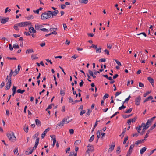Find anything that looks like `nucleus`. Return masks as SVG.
<instances>
[{
	"label": "nucleus",
	"mask_w": 156,
	"mask_h": 156,
	"mask_svg": "<svg viewBox=\"0 0 156 156\" xmlns=\"http://www.w3.org/2000/svg\"><path fill=\"white\" fill-rule=\"evenodd\" d=\"M50 12L51 13L50 11L48 10L47 11V12L42 13L41 16V19L43 20H45L50 18L51 17Z\"/></svg>",
	"instance_id": "2"
},
{
	"label": "nucleus",
	"mask_w": 156,
	"mask_h": 156,
	"mask_svg": "<svg viewBox=\"0 0 156 156\" xmlns=\"http://www.w3.org/2000/svg\"><path fill=\"white\" fill-rule=\"evenodd\" d=\"M114 60L115 61V62H116V63L119 66H121V62L117 60L116 59H114Z\"/></svg>",
	"instance_id": "43"
},
{
	"label": "nucleus",
	"mask_w": 156,
	"mask_h": 156,
	"mask_svg": "<svg viewBox=\"0 0 156 156\" xmlns=\"http://www.w3.org/2000/svg\"><path fill=\"white\" fill-rule=\"evenodd\" d=\"M156 118V116H154V117L151 118L150 119H148V120H149L150 122H151V123L153 122V120Z\"/></svg>",
	"instance_id": "49"
},
{
	"label": "nucleus",
	"mask_w": 156,
	"mask_h": 156,
	"mask_svg": "<svg viewBox=\"0 0 156 156\" xmlns=\"http://www.w3.org/2000/svg\"><path fill=\"white\" fill-rule=\"evenodd\" d=\"M26 18L28 20H29L31 19H33L34 18V16L32 15H31L29 16L28 17H26Z\"/></svg>",
	"instance_id": "31"
},
{
	"label": "nucleus",
	"mask_w": 156,
	"mask_h": 156,
	"mask_svg": "<svg viewBox=\"0 0 156 156\" xmlns=\"http://www.w3.org/2000/svg\"><path fill=\"white\" fill-rule=\"evenodd\" d=\"M34 52V50L33 49H28L26 51V54H30Z\"/></svg>",
	"instance_id": "16"
},
{
	"label": "nucleus",
	"mask_w": 156,
	"mask_h": 156,
	"mask_svg": "<svg viewBox=\"0 0 156 156\" xmlns=\"http://www.w3.org/2000/svg\"><path fill=\"white\" fill-rule=\"evenodd\" d=\"M60 94L61 95H62L63 96L65 94L64 90H60Z\"/></svg>",
	"instance_id": "41"
},
{
	"label": "nucleus",
	"mask_w": 156,
	"mask_h": 156,
	"mask_svg": "<svg viewBox=\"0 0 156 156\" xmlns=\"http://www.w3.org/2000/svg\"><path fill=\"white\" fill-rule=\"evenodd\" d=\"M50 12H51V13H50V16H52V18L53 17V16H56L57 15L56 14L55 11H50Z\"/></svg>",
	"instance_id": "20"
},
{
	"label": "nucleus",
	"mask_w": 156,
	"mask_h": 156,
	"mask_svg": "<svg viewBox=\"0 0 156 156\" xmlns=\"http://www.w3.org/2000/svg\"><path fill=\"white\" fill-rule=\"evenodd\" d=\"M13 47L15 49L19 48V46L17 44H13Z\"/></svg>",
	"instance_id": "40"
},
{
	"label": "nucleus",
	"mask_w": 156,
	"mask_h": 156,
	"mask_svg": "<svg viewBox=\"0 0 156 156\" xmlns=\"http://www.w3.org/2000/svg\"><path fill=\"white\" fill-rule=\"evenodd\" d=\"M7 136L9 140L12 142L15 141L16 140V137L13 132L9 133L7 134Z\"/></svg>",
	"instance_id": "3"
},
{
	"label": "nucleus",
	"mask_w": 156,
	"mask_h": 156,
	"mask_svg": "<svg viewBox=\"0 0 156 156\" xmlns=\"http://www.w3.org/2000/svg\"><path fill=\"white\" fill-rule=\"evenodd\" d=\"M151 91H147L144 94H143V96L144 97H146L149 94L151 93Z\"/></svg>",
	"instance_id": "47"
},
{
	"label": "nucleus",
	"mask_w": 156,
	"mask_h": 156,
	"mask_svg": "<svg viewBox=\"0 0 156 156\" xmlns=\"http://www.w3.org/2000/svg\"><path fill=\"white\" fill-rule=\"evenodd\" d=\"M6 58L8 59L9 60H17L16 58L15 57H7Z\"/></svg>",
	"instance_id": "37"
},
{
	"label": "nucleus",
	"mask_w": 156,
	"mask_h": 156,
	"mask_svg": "<svg viewBox=\"0 0 156 156\" xmlns=\"http://www.w3.org/2000/svg\"><path fill=\"white\" fill-rule=\"evenodd\" d=\"M0 20L1 23L4 24L8 21L9 18L5 17L1 19Z\"/></svg>",
	"instance_id": "7"
},
{
	"label": "nucleus",
	"mask_w": 156,
	"mask_h": 156,
	"mask_svg": "<svg viewBox=\"0 0 156 156\" xmlns=\"http://www.w3.org/2000/svg\"><path fill=\"white\" fill-rule=\"evenodd\" d=\"M50 130V128H49L46 129L41 135V137L42 139L44 138V137L45 136L46 134L47 133V132L49 131Z\"/></svg>",
	"instance_id": "6"
},
{
	"label": "nucleus",
	"mask_w": 156,
	"mask_h": 156,
	"mask_svg": "<svg viewBox=\"0 0 156 156\" xmlns=\"http://www.w3.org/2000/svg\"><path fill=\"white\" fill-rule=\"evenodd\" d=\"M36 55H31V57L32 60H35L38 58V57L35 56Z\"/></svg>",
	"instance_id": "35"
},
{
	"label": "nucleus",
	"mask_w": 156,
	"mask_h": 156,
	"mask_svg": "<svg viewBox=\"0 0 156 156\" xmlns=\"http://www.w3.org/2000/svg\"><path fill=\"white\" fill-rule=\"evenodd\" d=\"M54 138L53 139V144H52V145L53 146H54L55 144V143L56 142V138H55V136H54Z\"/></svg>",
	"instance_id": "46"
},
{
	"label": "nucleus",
	"mask_w": 156,
	"mask_h": 156,
	"mask_svg": "<svg viewBox=\"0 0 156 156\" xmlns=\"http://www.w3.org/2000/svg\"><path fill=\"white\" fill-rule=\"evenodd\" d=\"M87 147H88V149H87V151H94V149L93 145L89 144L88 145Z\"/></svg>",
	"instance_id": "10"
},
{
	"label": "nucleus",
	"mask_w": 156,
	"mask_h": 156,
	"mask_svg": "<svg viewBox=\"0 0 156 156\" xmlns=\"http://www.w3.org/2000/svg\"><path fill=\"white\" fill-rule=\"evenodd\" d=\"M150 131L151 130H150V129H149L148 130V131H147V133H146V135H145V136L144 137V139L148 137V134L150 132Z\"/></svg>",
	"instance_id": "28"
},
{
	"label": "nucleus",
	"mask_w": 156,
	"mask_h": 156,
	"mask_svg": "<svg viewBox=\"0 0 156 156\" xmlns=\"http://www.w3.org/2000/svg\"><path fill=\"white\" fill-rule=\"evenodd\" d=\"M19 26L20 27H26L28 25H31V23L30 21L20 22L18 23Z\"/></svg>",
	"instance_id": "4"
},
{
	"label": "nucleus",
	"mask_w": 156,
	"mask_h": 156,
	"mask_svg": "<svg viewBox=\"0 0 156 156\" xmlns=\"http://www.w3.org/2000/svg\"><path fill=\"white\" fill-rule=\"evenodd\" d=\"M81 142V140H76L75 143H74L75 145H78Z\"/></svg>",
	"instance_id": "32"
},
{
	"label": "nucleus",
	"mask_w": 156,
	"mask_h": 156,
	"mask_svg": "<svg viewBox=\"0 0 156 156\" xmlns=\"http://www.w3.org/2000/svg\"><path fill=\"white\" fill-rule=\"evenodd\" d=\"M14 72L12 70H10V72L9 74V77L11 78V76L13 74Z\"/></svg>",
	"instance_id": "39"
},
{
	"label": "nucleus",
	"mask_w": 156,
	"mask_h": 156,
	"mask_svg": "<svg viewBox=\"0 0 156 156\" xmlns=\"http://www.w3.org/2000/svg\"><path fill=\"white\" fill-rule=\"evenodd\" d=\"M35 122L36 123V124L38 127L40 126H41V121L38 119H36L35 120Z\"/></svg>",
	"instance_id": "13"
},
{
	"label": "nucleus",
	"mask_w": 156,
	"mask_h": 156,
	"mask_svg": "<svg viewBox=\"0 0 156 156\" xmlns=\"http://www.w3.org/2000/svg\"><path fill=\"white\" fill-rule=\"evenodd\" d=\"M132 110V108H129V109L126 111L125 112V113H130Z\"/></svg>",
	"instance_id": "34"
},
{
	"label": "nucleus",
	"mask_w": 156,
	"mask_h": 156,
	"mask_svg": "<svg viewBox=\"0 0 156 156\" xmlns=\"http://www.w3.org/2000/svg\"><path fill=\"white\" fill-rule=\"evenodd\" d=\"M84 83V82L83 81L81 80V82L79 83V85L80 87H82L83 86V84Z\"/></svg>",
	"instance_id": "53"
},
{
	"label": "nucleus",
	"mask_w": 156,
	"mask_h": 156,
	"mask_svg": "<svg viewBox=\"0 0 156 156\" xmlns=\"http://www.w3.org/2000/svg\"><path fill=\"white\" fill-rule=\"evenodd\" d=\"M147 148L146 147H143L142 148L140 151V154H143V153H144L146 150Z\"/></svg>",
	"instance_id": "23"
},
{
	"label": "nucleus",
	"mask_w": 156,
	"mask_h": 156,
	"mask_svg": "<svg viewBox=\"0 0 156 156\" xmlns=\"http://www.w3.org/2000/svg\"><path fill=\"white\" fill-rule=\"evenodd\" d=\"M88 0H80V2L81 3H84L87 4L88 2Z\"/></svg>",
	"instance_id": "24"
},
{
	"label": "nucleus",
	"mask_w": 156,
	"mask_h": 156,
	"mask_svg": "<svg viewBox=\"0 0 156 156\" xmlns=\"http://www.w3.org/2000/svg\"><path fill=\"white\" fill-rule=\"evenodd\" d=\"M147 128L145 127L144 126V127L143 128V129L142 131L140 132V134L141 135H142L143 134H144L145 133V131L146 129H147Z\"/></svg>",
	"instance_id": "19"
},
{
	"label": "nucleus",
	"mask_w": 156,
	"mask_h": 156,
	"mask_svg": "<svg viewBox=\"0 0 156 156\" xmlns=\"http://www.w3.org/2000/svg\"><path fill=\"white\" fill-rule=\"evenodd\" d=\"M11 85L12 84L8 83V84H7V83L6 84V86L5 87V90H7L10 89Z\"/></svg>",
	"instance_id": "18"
},
{
	"label": "nucleus",
	"mask_w": 156,
	"mask_h": 156,
	"mask_svg": "<svg viewBox=\"0 0 156 156\" xmlns=\"http://www.w3.org/2000/svg\"><path fill=\"white\" fill-rule=\"evenodd\" d=\"M94 135H92L90 137V138L89 139V141L91 142H92L94 140Z\"/></svg>",
	"instance_id": "30"
},
{
	"label": "nucleus",
	"mask_w": 156,
	"mask_h": 156,
	"mask_svg": "<svg viewBox=\"0 0 156 156\" xmlns=\"http://www.w3.org/2000/svg\"><path fill=\"white\" fill-rule=\"evenodd\" d=\"M156 126V123H154L153 125L151 126L150 128V130H153L154 128Z\"/></svg>",
	"instance_id": "38"
},
{
	"label": "nucleus",
	"mask_w": 156,
	"mask_h": 156,
	"mask_svg": "<svg viewBox=\"0 0 156 156\" xmlns=\"http://www.w3.org/2000/svg\"><path fill=\"white\" fill-rule=\"evenodd\" d=\"M68 99H69V103L73 102V103H72V104L73 105L74 104V101H73V99L71 97H69L68 98Z\"/></svg>",
	"instance_id": "26"
},
{
	"label": "nucleus",
	"mask_w": 156,
	"mask_h": 156,
	"mask_svg": "<svg viewBox=\"0 0 156 156\" xmlns=\"http://www.w3.org/2000/svg\"><path fill=\"white\" fill-rule=\"evenodd\" d=\"M137 119V117L136 116L133 119H131V121L132 123L134 122Z\"/></svg>",
	"instance_id": "48"
},
{
	"label": "nucleus",
	"mask_w": 156,
	"mask_h": 156,
	"mask_svg": "<svg viewBox=\"0 0 156 156\" xmlns=\"http://www.w3.org/2000/svg\"><path fill=\"white\" fill-rule=\"evenodd\" d=\"M153 99V97L152 96H150L148 97H147L145 99V100H144L143 101V103H145L147 101H148L149 100L151 99L152 100Z\"/></svg>",
	"instance_id": "15"
},
{
	"label": "nucleus",
	"mask_w": 156,
	"mask_h": 156,
	"mask_svg": "<svg viewBox=\"0 0 156 156\" xmlns=\"http://www.w3.org/2000/svg\"><path fill=\"white\" fill-rule=\"evenodd\" d=\"M139 87H144V84L141 82L139 83Z\"/></svg>",
	"instance_id": "64"
},
{
	"label": "nucleus",
	"mask_w": 156,
	"mask_h": 156,
	"mask_svg": "<svg viewBox=\"0 0 156 156\" xmlns=\"http://www.w3.org/2000/svg\"><path fill=\"white\" fill-rule=\"evenodd\" d=\"M58 30L57 28H51L49 30L50 31H55V30Z\"/></svg>",
	"instance_id": "51"
},
{
	"label": "nucleus",
	"mask_w": 156,
	"mask_h": 156,
	"mask_svg": "<svg viewBox=\"0 0 156 156\" xmlns=\"http://www.w3.org/2000/svg\"><path fill=\"white\" fill-rule=\"evenodd\" d=\"M13 47L11 45V44H9V49L11 51H12L13 50Z\"/></svg>",
	"instance_id": "63"
},
{
	"label": "nucleus",
	"mask_w": 156,
	"mask_h": 156,
	"mask_svg": "<svg viewBox=\"0 0 156 156\" xmlns=\"http://www.w3.org/2000/svg\"><path fill=\"white\" fill-rule=\"evenodd\" d=\"M147 80L149 81L151 83L153 86H154V79L150 77H147Z\"/></svg>",
	"instance_id": "9"
},
{
	"label": "nucleus",
	"mask_w": 156,
	"mask_h": 156,
	"mask_svg": "<svg viewBox=\"0 0 156 156\" xmlns=\"http://www.w3.org/2000/svg\"><path fill=\"white\" fill-rule=\"evenodd\" d=\"M128 136H126L124 139V141L123 142V144H126V141L128 140Z\"/></svg>",
	"instance_id": "33"
},
{
	"label": "nucleus",
	"mask_w": 156,
	"mask_h": 156,
	"mask_svg": "<svg viewBox=\"0 0 156 156\" xmlns=\"http://www.w3.org/2000/svg\"><path fill=\"white\" fill-rule=\"evenodd\" d=\"M69 118V117L67 116V117H65L62 119V121H61L59 123L56 125V129L58 128V126L60 127H62L64 125L65 122H66V123H68L72 120V119L68 120H67V118Z\"/></svg>",
	"instance_id": "1"
},
{
	"label": "nucleus",
	"mask_w": 156,
	"mask_h": 156,
	"mask_svg": "<svg viewBox=\"0 0 156 156\" xmlns=\"http://www.w3.org/2000/svg\"><path fill=\"white\" fill-rule=\"evenodd\" d=\"M109 97V95L108 94H105L104 96H103V98L104 99H105L108 98Z\"/></svg>",
	"instance_id": "42"
},
{
	"label": "nucleus",
	"mask_w": 156,
	"mask_h": 156,
	"mask_svg": "<svg viewBox=\"0 0 156 156\" xmlns=\"http://www.w3.org/2000/svg\"><path fill=\"white\" fill-rule=\"evenodd\" d=\"M40 26H43L42 25H35V30H39V28H40Z\"/></svg>",
	"instance_id": "22"
},
{
	"label": "nucleus",
	"mask_w": 156,
	"mask_h": 156,
	"mask_svg": "<svg viewBox=\"0 0 156 156\" xmlns=\"http://www.w3.org/2000/svg\"><path fill=\"white\" fill-rule=\"evenodd\" d=\"M29 32L31 33H36V31L32 27H30L29 28Z\"/></svg>",
	"instance_id": "11"
},
{
	"label": "nucleus",
	"mask_w": 156,
	"mask_h": 156,
	"mask_svg": "<svg viewBox=\"0 0 156 156\" xmlns=\"http://www.w3.org/2000/svg\"><path fill=\"white\" fill-rule=\"evenodd\" d=\"M133 114H131L129 115H122L123 118H129L133 115Z\"/></svg>",
	"instance_id": "21"
},
{
	"label": "nucleus",
	"mask_w": 156,
	"mask_h": 156,
	"mask_svg": "<svg viewBox=\"0 0 156 156\" xmlns=\"http://www.w3.org/2000/svg\"><path fill=\"white\" fill-rule=\"evenodd\" d=\"M88 72H89L90 75V76H93L94 75V74H93L94 73H93L92 71H91L90 70H89L88 71Z\"/></svg>",
	"instance_id": "59"
},
{
	"label": "nucleus",
	"mask_w": 156,
	"mask_h": 156,
	"mask_svg": "<svg viewBox=\"0 0 156 156\" xmlns=\"http://www.w3.org/2000/svg\"><path fill=\"white\" fill-rule=\"evenodd\" d=\"M132 149H130L129 148L127 152V153L128 154H131L132 152Z\"/></svg>",
	"instance_id": "62"
},
{
	"label": "nucleus",
	"mask_w": 156,
	"mask_h": 156,
	"mask_svg": "<svg viewBox=\"0 0 156 156\" xmlns=\"http://www.w3.org/2000/svg\"><path fill=\"white\" fill-rule=\"evenodd\" d=\"M124 103H123V102L122 103V105L119 108V110H121L122 109H123L126 108V107L125 106H124Z\"/></svg>",
	"instance_id": "29"
},
{
	"label": "nucleus",
	"mask_w": 156,
	"mask_h": 156,
	"mask_svg": "<svg viewBox=\"0 0 156 156\" xmlns=\"http://www.w3.org/2000/svg\"><path fill=\"white\" fill-rule=\"evenodd\" d=\"M141 34H143L145 37L147 36V35L145 32H142V33H140V34H137V35H140Z\"/></svg>",
	"instance_id": "58"
},
{
	"label": "nucleus",
	"mask_w": 156,
	"mask_h": 156,
	"mask_svg": "<svg viewBox=\"0 0 156 156\" xmlns=\"http://www.w3.org/2000/svg\"><path fill=\"white\" fill-rule=\"evenodd\" d=\"M39 134V132H37V133L35 134L34 136H33V137L34 138H35L36 137H37Z\"/></svg>",
	"instance_id": "52"
},
{
	"label": "nucleus",
	"mask_w": 156,
	"mask_h": 156,
	"mask_svg": "<svg viewBox=\"0 0 156 156\" xmlns=\"http://www.w3.org/2000/svg\"><path fill=\"white\" fill-rule=\"evenodd\" d=\"M131 96L130 95H129L127 98L125 99V101L123 102V103H124L125 102L129 101V100Z\"/></svg>",
	"instance_id": "55"
},
{
	"label": "nucleus",
	"mask_w": 156,
	"mask_h": 156,
	"mask_svg": "<svg viewBox=\"0 0 156 156\" xmlns=\"http://www.w3.org/2000/svg\"><path fill=\"white\" fill-rule=\"evenodd\" d=\"M91 111H92L90 109H88V111L86 113V114L87 115H89L90 114V113L91 112Z\"/></svg>",
	"instance_id": "54"
},
{
	"label": "nucleus",
	"mask_w": 156,
	"mask_h": 156,
	"mask_svg": "<svg viewBox=\"0 0 156 156\" xmlns=\"http://www.w3.org/2000/svg\"><path fill=\"white\" fill-rule=\"evenodd\" d=\"M70 134L71 135L73 134L74 133V131L73 129H71L69 130Z\"/></svg>",
	"instance_id": "61"
},
{
	"label": "nucleus",
	"mask_w": 156,
	"mask_h": 156,
	"mask_svg": "<svg viewBox=\"0 0 156 156\" xmlns=\"http://www.w3.org/2000/svg\"><path fill=\"white\" fill-rule=\"evenodd\" d=\"M115 144L114 143L112 142L111 145H110V148L108 149V151H112L114 149Z\"/></svg>",
	"instance_id": "8"
},
{
	"label": "nucleus",
	"mask_w": 156,
	"mask_h": 156,
	"mask_svg": "<svg viewBox=\"0 0 156 156\" xmlns=\"http://www.w3.org/2000/svg\"><path fill=\"white\" fill-rule=\"evenodd\" d=\"M23 129L24 131L26 133H27L28 131V126H27V127L26 128H24Z\"/></svg>",
	"instance_id": "57"
},
{
	"label": "nucleus",
	"mask_w": 156,
	"mask_h": 156,
	"mask_svg": "<svg viewBox=\"0 0 156 156\" xmlns=\"http://www.w3.org/2000/svg\"><path fill=\"white\" fill-rule=\"evenodd\" d=\"M141 100V98L140 96H139L135 100V105L138 106L140 105Z\"/></svg>",
	"instance_id": "5"
},
{
	"label": "nucleus",
	"mask_w": 156,
	"mask_h": 156,
	"mask_svg": "<svg viewBox=\"0 0 156 156\" xmlns=\"http://www.w3.org/2000/svg\"><path fill=\"white\" fill-rule=\"evenodd\" d=\"M119 113L118 112H115L112 116L110 118H112L116 115H117Z\"/></svg>",
	"instance_id": "60"
},
{
	"label": "nucleus",
	"mask_w": 156,
	"mask_h": 156,
	"mask_svg": "<svg viewBox=\"0 0 156 156\" xmlns=\"http://www.w3.org/2000/svg\"><path fill=\"white\" fill-rule=\"evenodd\" d=\"M108 80H109L111 81L110 82L111 84H112L113 83H114L115 82L114 80H113V79H112V77H109V78H108Z\"/></svg>",
	"instance_id": "36"
},
{
	"label": "nucleus",
	"mask_w": 156,
	"mask_h": 156,
	"mask_svg": "<svg viewBox=\"0 0 156 156\" xmlns=\"http://www.w3.org/2000/svg\"><path fill=\"white\" fill-rule=\"evenodd\" d=\"M17 87L15 86H13V88L12 90L13 92L12 94V95L13 96H14L15 94L16 93V90Z\"/></svg>",
	"instance_id": "12"
},
{
	"label": "nucleus",
	"mask_w": 156,
	"mask_h": 156,
	"mask_svg": "<svg viewBox=\"0 0 156 156\" xmlns=\"http://www.w3.org/2000/svg\"><path fill=\"white\" fill-rule=\"evenodd\" d=\"M18 23L15 24L14 26H13V28L16 31H19V29L18 27Z\"/></svg>",
	"instance_id": "27"
},
{
	"label": "nucleus",
	"mask_w": 156,
	"mask_h": 156,
	"mask_svg": "<svg viewBox=\"0 0 156 156\" xmlns=\"http://www.w3.org/2000/svg\"><path fill=\"white\" fill-rule=\"evenodd\" d=\"M5 85V83L4 82H2L1 83L0 87L1 88H2Z\"/></svg>",
	"instance_id": "56"
},
{
	"label": "nucleus",
	"mask_w": 156,
	"mask_h": 156,
	"mask_svg": "<svg viewBox=\"0 0 156 156\" xmlns=\"http://www.w3.org/2000/svg\"><path fill=\"white\" fill-rule=\"evenodd\" d=\"M120 146H119L117 148V150H116L117 153L118 154L119 153H120L121 152L120 150Z\"/></svg>",
	"instance_id": "44"
},
{
	"label": "nucleus",
	"mask_w": 156,
	"mask_h": 156,
	"mask_svg": "<svg viewBox=\"0 0 156 156\" xmlns=\"http://www.w3.org/2000/svg\"><path fill=\"white\" fill-rule=\"evenodd\" d=\"M145 140V139H142L139 140L137 141L136 142L135 144L137 145L139 144H141L144 142V141Z\"/></svg>",
	"instance_id": "17"
},
{
	"label": "nucleus",
	"mask_w": 156,
	"mask_h": 156,
	"mask_svg": "<svg viewBox=\"0 0 156 156\" xmlns=\"http://www.w3.org/2000/svg\"><path fill=\"white\" fill-rule=\"evenodd\" d=\"M25 91L24 90H21V89H19L17 90V92L18 93L23 94Z\"/></svg>",
	"instance_id": "25"
},
{
	"label": "nucleus",
	"mask_w": 156,
	"mask_h": 156,
	"mask_svg": "<svg viewBox=\"0 0 156 156\" xmlns=\"http://www.w3.org/2000/svg\"><path fill=\"white\" fill-rule=\"evenodd\" d=\"M86 110H82L80 112V115L81 116H82V115L83 114H84V113H86Z\"/></svg>",
	"instance_id": "50"
},
{
	"label": "nucleus",
	"mask_w": 156,
	"mask_h": 156,
	"mask_svg": "<svg viewBox=\"0 0 156 156\" xmlns=\"http://www.w3.org/2000/svg\"><path fill=\"white\" fill-rule=\"evenodd\" d=\"M151 123L150 122L149 120H148L144 127L148 128L151 125Z\"/></svg>",
	"instance_id": "14"
},
{
	"label": "nucleus",
	"mask_w": 156,
	"mask_h": 156,
	"mask_svg": "<svg viewBox=\"0 0 156 156\" xmlns=\"http://www.w3.org/2000/svg\"><path fill=\"white\" fill-rule=\"evenodd\" d=\"M106 61V59L105 58H101L99 59V61L100 62H105Z\"/></svg>",
	"instance_id": "45"
}]
</instances>
